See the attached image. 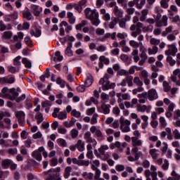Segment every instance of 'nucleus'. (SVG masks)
Returning a JSON list of instances; mask_svg holds the SVG:
<instances>
[{
	"label": "nucleus",
	"mask_w": 180,
	"mask_h": 180,
	"mask_svg": "<svg viewBox=\"0 0 180 180\" xmlns=\"http://www.w3.org/2000/svg\"><path fill=\"white\" fill-rule=\"evenodd\" d=\"M132 153H134V155L135 158V160H139L143 155V153L141 151H139V149L137 147H134L131 149Z\"/></svg>",
	"instance_id": "24"
},
{
	"label": "nucleus",
	"mask_w": 180,
	"mask_h": 180,
	"mask_svg": "<svg viewBox=\"0 0 180 180\" xmlns=\"http://www.w3.org/2000/svg\"><path fill=\"white\" fill-rule=\"evenodd\" d=\"M11 164H12V160H11L9 159L4 160L1 162V165L3 167H4V168H8V167H9V165H11Z\"/></svg>",
	"instance_id": "45"
},
{
	"label": "nucleus",
	"mask_w": 180,
	"mask_h": 180,
	"mask_svg": "<svg viewBox=\"0 0 180 180\" xmlns=\"http://www.w3.org/2000/svg\"><path fill=\"white\" fill-rule=\"evenodd\" d=\"M132 81L134 84H135V85H136L137 86H143V82L140 80V77H135Z\"/></svg>",
	"instance_id": "39"
},
{
	"label": "nucleus",
	"mask_w": 180,
	"mask_h": 180,
	"mask_svg": "<svg viewBox=\"0 0 180 180\" xmlns=\"http://www.w3.org/2000/svg\"><path fill=\"white\" fill-rule=\"evenodd\" d=\"M90 131L93 134H95L96 137H98V139H103V136L102 135V131H101L99 129H97L96 127H95V126H92L90 128Z\"/></svg>",
	"instance_id": "18"
},
{
	"label": "nucleus",
	"mask_w": 180,
	"mask_h": 180,
	"mask_svg": "<svg viewBox=\"0 0 180 180\" xmlns=\"http://www.w3.org/2000/svg\"><path fill=\"white\" fill-rule=\"evenodd\" d=\"M15 114L20 126H25L26 124V120H25L26 115H25V112L23 111H17Z\"/></svg>",
	"instance_id": "7"
},
{
	"label": "nucleus",
	"mask_w": 180,
	"mask_h": 180,
	"mask_svg": "<svg viewBox=\"0 0 180 180\" xmlns=\"http://www.w3.org/2000/svg\"><path fill=\"white\" fill-rule=\"evenodd\" d=\"M86 4V1L82 0L78 4H75V9H76V11H77L78 12L81 13L82 12V8H85Z\"/></svg>",
	"instance_id": "17"
},
{
	"label": "nucleus",
	"mask_w": 180,
	"mask_h": 180,
	"mask_svg": "<svg viewBox=\"0 0 180 180\" xmlns=\"http://www.w3.org/2000/svg\"><path fill=\"white\" fill-rule=\"evenodd\" d=\"M143 27H143V24L141 22H137L136 30L133 31L131 34L132 37H137V36H139V34H141V29L143 30Z\"/></svg>",
	"instance_id": "15"
},
{
	"label": "nucleus",
	"mask_w": 180,
	"mask_h": 180,
	"mask_svg": "<svg viewBox=\"0 0 180 180\" xmlns=\"http://www.w3.org/2000/svg\"><path fill=\"white\" fill-rule=\"evenodd\" d=\"M129 45L131 46V47H133L134 49H138V47H140V43L134 40H131L129 41Z\"/></svg>",
	"instance_id": "52"
},
{
	"label": "nucleus",
	"mask_w": 180,
	"mask_h": 180,
	"mask_svg": "<svg viewBox=\"0 0 180 180\" xmlns=\"http://www.w3.org/2000/svg\"><path fill=\"white\" fill-rule=\"evenodd\" d=\"M132 146L134 147H140L143 146V141L137 139V137H131Z\"/></svg>",
	"instance_id": "21"
},
{
	"label": "nucleus",
	"mask_w": 180,
	"mask_h": 180,
	"mask_svg": "<svg viewBox=\"0 0 180 180\" xmlns=\"http://www.w3.org/2000/svg\"><path fill=\"white\" fill-rule=\"evenodd\" d=\"M56 142L60 147H67V141L64 139L59 138L56 140Z\"/></svg>",
	"instance_id": "35"
},
{
	"label": "nucleus",
	"mask_w": 180,
	"mask_h": 180,
	"mask_svg": "<svg viewBox=\"0 0 180 180\" xmlns=\"http://www.w3.org/2000/svg\"><path fill=\"white\" fill-rule=\"evenodd\" d=\"M1 81L2 82H6V84H13L15 82V77H3Z\"/></svg>",
	"instance_id": "36"
},
{
	"label": "nucleus",
	"mask_w": 180,
	"mask_h": 180,
	"mask_svg": "<svg viewBox=\"0 0 180 180\" xmlns=\"http://www.w3.org/2000/svg\"><path fill=\"white\" fill-rule=\"evenodd\" d=\"M100 12L101 15H103V18L104 20H106L107 22H109V20H110V14L106 13V10L105 8H101Z\"/></svg>",
	"instance_id": "26"
},
{
	"label": "nucleus",
	"mask_w": 180,
	"mask_h": 180,
	"mask_svg": "<svg viewBox=\"0 0 180 180\" xmlns=\"http://www.w3.org/2000/svg\"><path fill=\"white\" fill-rule=\"evenodd\" d=\"M101 108L104 115H108L110 112V105H103Z\"/></svg>",
	"instance_id": "37"
},
{
	"label": "nucleus",
	"mask_w": 180,
	"mask_h": 180,
	"mask_svg": "<svg viewBox=\"0 0 180 180\" xmlns=\"http://www.w3.org/2000/svg\"><path fill=\"white\" fill-rule=\"evenodd\" d=\"M159 122L162 127H167V126H168V123H167V120H165V117H160Z\"/></svg>",
	"instance_id": "44"
},
{
	"label": "nucleus",
	"mask_w": 180,
	"mask_h": 180,
	"mask_svg": "<svg viewBox=\"0 0 180 180\" xmlns=\"http://www.w3.org/2000/svg\"><path fill=\"white\" fill-rule=\"evenodd\" d=\"M58 119L60 120H64L67 118V112H60L57 115Z\"/></svg>",
	"instance_id": "47"
},
{
	"label": "nucleus",
	"mask_w": 180,
	"mask_h": 180,
	"mask_svg": "<svg viewBox=\"0 0 180 180\" xmlns=\"http://www.w3.org/2000/svg\"><path fill=\"white\" fill-rule=\"evenodd\" d=\"M30 8L34 16H40V14L41 13V12H43V8L39 6L32 4L31 5Z\"/></svg>",
	"instance_id": "11"
},
{
	"label": "nucleus",
	"mask_w": 180,
	"mask_h": 180,
	"mask_svg": "<svg viewBox=\"0 0 180 180\" xmlns=\"http://www.w3.org/2000/svg\"><path fill=\"white\" fill-rule=\"evenodd\" d=\"M162 86L165 92H168L171 91V87L169 86V84L167 82V81H164L162 83Z\"/></svg>",
	"instance_id": "46"
},
{
	"label": "nucleus",
	"mask_w": 180,
	"mask_h": 180,
	"mask_svg": "<svg viewBox=\"0 0 180 180\" xmlns=\"http://www.w3.org/2000/svg\"><path fill=\"white\" fill-rule=\"evenodd\" d=\"M20 60H22V57L20 56L15 58L13 60L14 65H16L17 67H20V65H22V62H20Z\"/></svg>",
	"instance_id": "38"
},
{
	"label": "nucleus",
	"mask_w": 180,
	"mask_h": 180,
	"mask_svg": "<svg viewBox=\"0 0 180 180\" xmlns=\"http://www.w3.org/2000/svg\"><path fill=\"white\" fill-rule=\"evenodd\" d=\"M97 18H99V13L98 12H96V10H93L89 20H94V19H97Z\"/></svg>",
	"instance_id": "53"
},
{
	"label": "nucleus",
	"mask_w": 180,
	"mask_h": 180,
	"mask_svg": "<svg viewBox=\"0 0 180 180\" xmlns=\"http://www.w3.org/2000/svg\"><path fill=\"white\" fill-rule=\"evenodd\" d=\"M113 13L117 18H123V11L119 9V7L115 6L113 9Z\"/></svg>",
	"instance_id": "27"
},
{
	"label": "nucleus",
	"mask_w": 180,
	"mask_h": 180,
	"mask_svg": "<svg viewBox=\"0 0 180 180\" xmlns=\"http://www.w3.org/2000/svg\"><path fill=\"white\" fill-rule=\"evenodd\" d=\"M101 98H102L103 102H108V101H109L110 99L109 94L106 93H102Z\"/></svg>",
	"instance_id": "61"
},
{
	"label": "nucleus",
	"mask_w": 180,
	"mask_h": 180,
	"mask_svg": "<svg viewBox=\"0 0 180 180\" xmlns=\"http://www.w3.org/2000/svg\"><path fill=\"white\" fill-rule=\"evenodd\" d=\"M127 18H122L119 22L120 27L124 29L126 27V23H127V20H131V17L130 15H126Z\"/></svg>",
	"instance_id": "22"
},
{
	"label": "nucleus",
	"mask_w": 180,
	"mask_h": 180,
	"mask_svg": "<svg viewBox=\"0 0 180 180\" xmlns=\"http://www.w3.org/2000/svg\"><path fill=\"white\" fill-rule=\"evenodd\" d=\"M86 23H88V22L84 20L82 22V23L77 25L75 26L76 30H81V29H82V27H84V26H85V25H86Z\"/></svg>",
	"instance_id": "56"
},
{
	"label": "nucleus",
	"mask_w": 180,
	"mask_h": 180,
	"mask_svg": "<svg viewBox=\"0 0 180 180\" xmlns=\"http://www.w3.org/2000/svg\"><path fill=\"white\" fill-rule=\"evenodd\" d=\"M148 40L150 41V44H153L154 46H158V44L160 43V39L153 37L148 38Z\"/></svg>",
	"instance_id": "40"
},
{
	"label": "nucleus",
	"mask_w": 180,
	"mask_h": 180,
	"mask_svg": "<svg viewBox=\"0 0 180 180\" xmlns=\"http://www.w3.org/2000/svg\"><path fill=\"white\" fill-rule=\"evenodd\" d=\"M144 174L146 178V180H151V178L150 177L151 176V172L150 171V169L145 170Z\"/></svg>",
	"instance_id": "64"
},
{
	"label": "nucleus",
	"mask_w": 180,
	"mask_h": 180,
	"mask_svg": "<svg viewBox=\"0 0 180 180\" xmlns=\"http://www.w3.org/2000/svg\"><path fill=\"white\" fill-rule=\"evenodd\" d=\"M93 10H91L90 8H86L84 11V13L86 15V18L87 19H90L91 16L92 15Z\"/></svg>",
	"instance_id": "57"
},
{
	"label": "nucleus",
	"mask_w": 180,
	"mask_h": 180,
	"mask_svg": "<svg viewBox=\"0 0 180 180\" xmlns=\"http://www.w3.org/2000/svg\"><path fill=\"white\" fill-rule=\"evenodd\" d=\"M12 36H13L12 32L5 31L1 34V39H3V40H8L9 39H12Z\"/></svg>",
	"instance_id": "23"
},
{
	"label": "nucleus",
	"mask_w": 180,
	"mask_h": 180,
	"mask_svg": "<svg viewBox=\"0 0 180 180\" xmlns=\"http://www.w3.org/2000/svg\"><path fill=\"white\" fill-rule=\"evenodd\" d=\"M8 71L9 72H11V74H15V72H18V70L15 68V66L13 65H8L7 68Z\"/></svg>",
	"instance_id": "55"
},
{
	"label": "nucleus",
	"mask_w": 180,
	"mask_h": 180,
	"mask_svg": "<svg viewBox=\"0 0 180 180\" xmlns=\"http://www.w3.org/2000/svg\"><path fill=\"white\" fill-rule=\"evenodd\" d=\"M176 53H178V49H176V46H175V45H169L168 50L165 51V56H172L174 57Z\"/></svg>",
	"instance_id": "10"
},
{
	"label": "nucleus",
	"mask_w": 180,
	"mask_h": 180,
	"mask_svg": "<svg viewBox=\"0 0 180 180\" xmlns=\"http://www.w3.org/2000/svg\"><path fill=\"white\" fill-rule=\"evenodd\" d=\"M156 26L158 27L168 26V17L167 15H163L162 20H156Z\"/></svg>",
	"instance_id": "14"
},
{
	"label": "nucleus",
	"mask_w": 180,
	"mask_h": 180,
	"mask_svg": "<svg viewBox=\"0 0 180 180\" xmlns=\"http://www.w3.org/2000/svg\"><path fill=\"white\" fill-rule=\"evenodd\" d=\"M120 85L121 86H126V85L133 86V77L131 76H127L125 79H122L120 84H117L118 86Z\"/></svg>",
	"instance_id": "9"
},
{
	"label": "nucleus",
	"mask_w": 180,
	"mask_h": 180,
	"mask_svg": "<svg viewBox=\"0 0 180 180\" xmlns=\"http://www.w3.org/2000/svg\"><path fill=\"white\" fill-rule=\"evenodd\" d=\"M35 119H36L38 124L43 123V122L44 120V117H43V114L41 112H37L35 115Z\"/></svg>",
	"instance_id": "28"
},
{
	"label": "nucleus",
	"mask_w": 180,
	"mask_h": 180,
	"mask_svg": "<svg viewBox=\"0 0 180 180\" xmlns=\"http://www.w3.org/2000/svg\"><path fill=\"white\" fill-rule=\"evenodd\" d=\"M22 61V64H24L27 68H32V62H30L27 58H23Z\"/></svg>",
	"instance_id": "42"
},
{
	"label": "nucleus",
	"mask_w": 180,
	"mask_h": 180,
	"mask_svg": "<svg viewBox=\"0 0 180 180\" xmlns=\"http://www.w3.org/2000/svg\"><path fill=\"white\" fill-rule=\"evenodd\" d=\"M63 56H61V53H60V51H56L55 53V57L53 58V61H55L56 63H57V61H63Z\"/></svg>",
	"instance_id": "33"
},
{
	"label": "nucleus",
	"mask_w": 180,
	"mask_h": 180,
	"mask_svg": "<svg viewBox=\"0 0 180 180\" xmlns=\"http://www.w3.org/2000/svg\"><path fill=\"white\" fill-rule=\"evenodd\" d=\"M99 85L102 86L103 91H109V89H113L116 86V84L111 83L108 79V77L105 76L101 78L98 82Z\"/></svg>",
	"instance_id": "3"
},
{
	"label": "nucleus",
	"mask_w": 180,
	"mask_h": 180,
	"mask_svg": "<svg viewBox=\"0 0 180 180\" xmlns=\"http://www.w3.org/2000/svg\"><path fill=\"white\" fill-rule=\"evenodd\" d=\"M100 158L101 160H103V161H107L109 160V158H110V155H109V153H100Z\"/></svg>",
	"instance_id": "54"
},
{
	"label": "nucleus",
	"mask_w": 180,
	"mask_h": 180,
	"mask_svg": "<svg viewBox=\"0 0 180 180\" xmlns=\"http://www.w3.org/2000/svg\"><path fill=\"white\" fill-rule=\"evenodd\" d=\"M60 30H59V34L60 36H64L65 33H70V32H71V30H72V26L69 25L68 22H67L66 21H62L60 23Z\"/></svg>",
	"instance_id": "5"
},
{
	"label": "nucleus",
	"mask_w": 180,
	"mask_h": 180,
	"mask_svg": "<svg viewBox=\"0 0 180 180\" xmlns=\"http://www.w3.org/2000/svg\"><path fill=\"white\" fill-rule=\"evenodd\" d=\"M72 116H74L75 117H81V112L79 111H77V110L74 109L71 112Z\"/></svg>",
	"instance_id": "60"
},
{
	"label": "nucleus",
	"mask_w": 180,
	"mask_h": 180,
	"mask_svg": "<svg viewBox=\"0 0 180 180\" xmlns=\"http://www.w3.org/2000/svg\"><path fill=\"white\" fill-rule=\"evenodd\" d=\"M160 150L158 149L153 148L149 150V154L150 157H152V159L154 160H157V158L160 157Z\"/></svg>",
	"instance_id": "16"
},
{
	"label": "nucleus",
	"mask_w": 180,
	"mask_h": 180,
	"mask_svg": "<svg viewBox=\"0 0 180 180\" xmlns=\"http://www.w3.org/2000/svg\"><path fill=\"white\" fill-rule=\"evenodd\" d=\"M92 84H94V77L92 76V75L87 73L86 74V77H85V80H84V86H86V88H88L89 86H91V85H92Z\"/></svg>",
	"instance_id": "12"
},
{
	"label": "nucleus",
	"mask_w": 180,
	"mask_h": 180,
	"mask_svg": "<svg viewBox=\"0 0 180 180\" xmlns=\"http://www.w3.org/2000/svg\"><path fill=\"white\" fill-rule=\"evenodd\" d=\"M56 84H58V85H60V88H64V86L67 85V83H65V81L61 79V78L60 77L56 79Z\"/></svg>",
	"instance_id": "49"
},
{
	"label": "nucleus",
	"mask_w": 180,
	"mask_h": 180,
	"mask_svg": "<svg viewBox=\"0 0 180 180\" xmlns=\"http://www.w3.org/2000/svg\"><path fill=\"white\" fill-rule=\"evenodd\" d=\"M162 144L164 147L161 149L162 155H165L167 158H172V150L168 149V143L163 142Z\"/></svg>",
	"instance_id": "8"
},
{
	"label": "nucleus",
	"mask_w": 180,
	"mask_h": 180,
	"mask_svg": "<svg viewBox=\"0 0 180 180\" xmlns=\"http://www.w3.org/2000/svg\"><path fill=\"white\" fill-rule=\"evenodd\" d=\"M168 2H169V0H161L160 6L164 9H167L169 6Z\"/></svg>",
	"instance_id": "50"
},
{
	"label": "nucleus",
	"mask_w": 180,
	"mask_h": 180,
	"mask_svg": "<svg viewBox=\"0 0 180 180\" xmlns=\"http://www.w3.org/2000/svg\"><path fill=\"white\" fill-rule=\"evenodd\" d=\"M167 61L169 63V65H172V67H174L175 64H176V61L174 60L172 56H167Z\"/></svg>",
	"instance_id": "48"
},
{
	"label": "nucleus",
	"mask_w": 180,
	"mask_h": 180,
	"mask_svg": "<svg viewBox=\"0 0 180 180\" xmlns=\"http://www.w3.org/2000/svg\"><path fill=\"white\" fill-rule=\"evenodd\" d=\"M120 129L123 133H129L130 131V124L131 122L129 120L124 119V117L121 116L120 119Z\"/></svg>",
	"instance_id": "4"
},
{
	"label": "nucleus",
	"mask_w": 180,
	"mask_h": 180,
	"mask_svg": "<svg viewBox=\"0 0 180 180\" xmlns=\"http://www.w3.org/2000/svg\"><path fill=\"white\" fill-rule=\"evenodd\" d=\"M108 150H109V146L101 145V147L98 148V153L100 154H103Z\"/></svg>",
	"instance_id": "43"
},
{
	"label": "nucleus",
	"mask_w": 180,
	"mask_h": 180,
	"mask_svg": "<svg viewBox=\"0 0 180 180\" xmlns=\"http://www.w3.org/2000/svg\"><path fill=\"white\" fill-rule=\"evenodd\" d=\"M172 82H174L178 86H180V70L176 69L173 71V75L170 78Z\"/></svg>",
	"instance_id": "6"
},
{
	"label": "nucleus",
	"mask_w": 180,
	"mask_h": 180,
	"mask_svg": "<svg viewBox=\"0 0 180 180\" xmlns=\"http://www.w3.org/2000/svg\"><path fill=\"white\" fill-rule=\"evenodd\" d=\"M32 157L33 158H34L35 160H37V161H41V160H43V158L41 156V153H40L39 151L37 150H34L32 153Z\"/></svg>",
	"instance_id": "29"
},
{
	"label": "nucleus",
	"mask_w": 180,
	"mask_h": 180,
	"mask_svg": "<svg viewBox=\"0 0 180 180\" xmlns=\"http://www.w3.org/2000/svg\"><path fill=\"white\" fill-rule=\"evenodd\" d=\"M76 148L80 152L85 150V142L82 141L81 139L77 141L75 145Z\"/></svg>",
	"instance_id": "19"
},
{
	"label": "nucleus",
	"mask_w": 180,
	"mask_h": 180,
	"mask_svg": "<svg viewBox=\"0 0 180 180\" xmlns=\"http://www.w3.org/2000/svg\"><path fill=\"white\" fill-rule=\"evenodd\" d=\"M148 98L149 101H155V99H158V93H157V90L154 89L149 90Z\"/></svg>",
	"instance_id": "13"
},
{
	"label": "nucleus",
	"mask_w": 180,
	"mask_h": 180,
	"mask_svg": "<svg viewBox=\"0 0 180 180\" xmlns=\"http://www.w3.org/2000/svg\"><path fill=\"white\" fill-rule=\"evenodd\" d=\"M99 60L101 63H103V64H106L107 65L110 63L109 58H107L104 56H100Z\"/></svg>",
	"instance_id": "51"
},
{
	"label": "nucleus",
	"mask_w": 180,
	"mask_h": 180,
	"mask_svg": "<svg viewBox=\"0 0 180 180\" xmlns=\"http://www.w3.org/2000/svg\"><path fill=\"white\" fill-rule=\"evenodd\" d=\"M84 139L86 140V143H89L92 139L91 137V132L87 131L84 134Z\"/></svg>",
	"instance_id": "62"
},
{
	"label": "nucleus",
	"mask_w": 180,
	"mask_h": 180,
	"mask_svg": "<svg viewBox=\"0 0 180 180\" xmlns=\"http://www.w3.org/2000/svg\"><path fill=\"white\" fill-rule=\"evenodd\" d=\"M141 78H143L146 79V78H148V73L147 72V70H144V69H141Z\"/></svg>",
	"instance_id": "59"
},
{
	"label": "nucleus",
	"mask_w": 180,
	"mask_h": 180,
	"mask_svg": "<svg viewBox=\"0 0 180 180\" xmlns=\"http://www.w3.org/2000/svg\"><path fill=\"white\" fill-rule=\"evenodd\" d=\"M173 134H174V139H176V140H180V132H179V131H178L177 129H176L173 131Z\"/></svg>",
	"instance_id": "63"
},
{
	"label": "nucleus",
	"mask_w": 180,
	"mask_h": 180,
	"mask_svg": "<svg viewBox=\"0 0 180 180\" xmlns=\"http://www.w3.org/2000/svg\"><path fill=\"white\" fill-rule=\"evenodd\" d=\"M82 177L88 180L94 179V173L84 172L82 173Z\"/></svg>",
	"instance_id": "34"
},
{
	"label": "nucleus",
	"mask_w": 180,
	"mask_h": 180,
	"mask_svg": "<svg viewBox=\"0 0 180 180\" xmlns=\"http://www.w3.org/2000/svg\"><path fill=\"white\" fill-rule=\"evenodd\" d=\"M30 34L31 36H34V37H40L41 36V30L34 27V30H30Z\"/></svg>",
	"instance_id": "20"
},
{
	"label": "nucleus",
	"mask_w": 180,
	"mask_h": 180,
	"mask_svg": "<svg viewBox=\"0 0 180 180\" xmlns=\"http://www.w3.org/2000/svg\"><path fill=\"white\" fill-rule=\"evenodd\" d=\"M90 164L91 165V169H93V171H95V169H98V167L101 165V162L98 160L91 161Z\"/></svg>",
	"instance_id": "32"
},
{
	"label": "nucleus",
	"mask_w": 180,
	"mask_h": 180,
	"mask_svg": "<svg viewBox=\"0 0 180 180\" xmlns=\"http://www.w3.org/2000/svg\"><path fill=\"white\" fill-rule=\"evenodd\" d=\"M77 122V120L75 118H72L70 122H64V126L65 127H67L68 129H70V127H72Z\"/></svg>",
	"instance_id": "30"
},
{
	"label": "nucleus",
	"mask_w": 180,
	"mask_h": 180,
	"mask_svg": "<svg viewBox=\"0 0 180 180\" xmlns=\"http://www.w3.org/2000/svg\"><path fill=\"white\" fill-rule=\"evenodd\" d=\"M22 15H23V18H25V19H27V20H33V19H34V17L33 16V15H32V13H30V11H23Z\"/></svg>",
	"instance_id": "25"
},
{
	"label": "nucleus",
	"mask_w": 180,
	"mask_h": 180,
	"mask_svg": "<svg viewBox=\"0 0 180 180\" xmlns=\"http://www.w3.org/2000/svg\"><path fill=\"white\" fill-rule=\"evenodd\" d=\"M155 112H157L158 115H161L165 112V110L162 107H156L155 108Z\"/></svg>",
	"instance_id": "58"
},
{
	"label": "nucleus",
	"mask_w": 180,
	"mask_h": 180,
	"mask_svg": "<svg viewBox=\"0 0 180 180\" xmlns=\"http://www.w3.org/2000/svg\"><path fill=\"white\" fill-rule=\"evenodd\" d=\"M1 94L3 98H7L11 99V101H15L19 96V93L16 92L15 88L9 89L8 87H4L1 90Z\"/></svg>",
	"instance_id": "1"
},
{
	"label": "nucleus",
	"mask_w": 180,
	"mask_h": 180,
	"mask_svg": "<svg viewBox=\"0 0 180 180\" xmlns=\"http://www.w3.org/2000/svg\"><path fill=\"white\" fill-rule=\"evenodd\" d=\"M71 171H72V168L70 166L67 167L65 169L64 178H65L66 179H68V178H70V176H71Z\"/></svg>",
	"instance_id": "31"
},
{
	"label": "nucleus",
	"mask_w": 180,
	"mask_h": 180,
	"mask_svg": "<svg viewBox=\"0 0 180 180\" xmlns=\"http://www.w3.org/2000/svg\"><path fill=\"white\" fill-rule=\"evenodd\" d=\"M60 172H61V167H56L50 169L49 171L45 172V175H49V177L46 178V180H61V176H60Z\"/></svg>",
	"instance_id": "2"
},
{
	"label": "nucleus",
	"mask_w": 180,
	"mask_h": 180,
	"mask_svg": "<svg viewBox=\"0 0 180 180\" xmlns=\"http://www.w3.org/2000/svg\"><path fill=\"white\" fill-rule=\"evenodd\" d=\"M148 53L149 56H153V54H157L158 53V47L154 46L153 49L149 48L148 49Z\"/></svg>",
	"instance_id": "41"
}]
</instances>
